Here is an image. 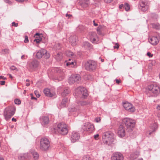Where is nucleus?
<instances>
[{
  "label": "nucleus",
  "instance_id": "nucleus-1",
  "mask_svg": "<svg viewBox=\"0 0 160 160\" xmlns=\"http://www.w3.org/2000/svg\"><path fill=\"white\" fill-rule=\"evenodd\" d=\"M52 132L55 134L59 133L63 135L67 134L68 132V125L64 122L58 123L52 129Z\"/></svg>",
  "mask_w": 160,
  "mask_h": 160
},
{
  "label": "nucleus",
  "instance_id": "nucleus-2",
  "mask_svg": "<svg viewBox=\"0 0 160 160\" xmlns=\"http://www.w3.org/2000/svg\"><path fill=\"white\" fill-rule=\"evenodd\" d=\"M147 93L149 97H157L160 93L159 87L156 84L148 85L147 88Z\"/></svg>",
  "mask_w": 160,
  "mask_h": 160
},
{
  "label": "nucleus",
  "instance_id": "nucleus-3",
  "mask_svg": "<svg viewBox=\"0 0 160 160\" xmlns=\"http://www.w3.org/2000/svg\"><path fill=\"white\" fill-rule=\"evenodd\" d=\"M114 133L111 131L105 132L103 133L102 138L104 143L110 145L114 142Z\"/></svg>",
  "mask_w": 160,
  "mask_h": 160
},
{
  "label": "nucleus",
  "instance_id": "nucleus-4",
  "mask_svg": "<svg viewBox=\"0 0 160 160\" xmlns=\"http://www.w3.org/2000/svg\"><path fill=\"white\" fill-rule=\"evenodd\" d=\"M136 123L134 120L129 118H125L122 119V124L126 127V130L128 132H132Z\"/></svg>",
  "mask_w": 160,
  "mask_h": 160
},
{
  "label": "nucleus",
  "instance_id": "nucleus-5",
  "mask_svg": "<svg viewBox=\"0 0 160 160\" xmlns=\"http://www.w3.org/2000/svg\"><path fill=\"white\" fill-rule=\"evenodd\" d=\"M97 67V62L93 60H88L86 62L85 64V69L90 72L95 71Z\"/></svg>",
  "mask_w": 160,
  "mask_h": 160
},
{
  "label": "nucleus",
  "instance_id": "nucleus-6",
  "mask_svg": "<svg viewBox=\"0 0 160 160\" xmlns=\"http://www.w3.org/2000/svg\"><path fill=\"white\" fill-rule=\"evenodd\" d=\"M50 143L48 139L46 138H42L40 139V149L42 151H47L50 148Z\"/></svg>",
  "mask_w": 160,
  "mask_h": 160
},
{
  "label": "nucleus",
  "instance_id": "nucleus-7",
  "mask_svg": "<svg viewBox=\"0 0 160 160\" xmlns=\"http://www.w3.org/2000/svg\"><path fill=\"white\" fill-rule=\"evenodd\" d=\"M75 95L80 98H85L88 95V91L84 87H80L75 92Z\"/></svg>",
  "mask_w": 160,
  "mask_h": 160
},
{
  "label": "nucleus",
  "instance_id": "nucleus-8",
  "mask_svg": "<svg viewBox=\"0 0 160 160\" xmlns=\"http://www.w3.org/2000/svg\"><path fill=\"white\" fill-rule=\"evenodd\" d=\"M54 71L60 75H58V77L54 78H53L54 80L56 82L59 81H62L64 78V71L60 68H54Z\"/></svg>",
  "mask_w": 160,
  "mask_h": 160
},
{
  "label": "nucleus",
  "instance_id": "nucleus-9",
  "mask_svg": "<svg viewBox=\"0 0 160 160\" xmlns=\"http://www.w3.org/2000/svg\"><path fill=\"white\" fill-rule=\"evenodd\" d=\"M82 129L83 131H89L91 132L93 131L95 128L93 124L88 122H87L83 124Z\"/></svg>",
  "mask_w": 160,
  "mask_h": 160
},
{
  "label": "nucleus",
  "instance_id": "nucleus-10",
  "mask_svg": "<svg viewBox=\"0 0 160 160\" xmlns=\"http://www.w3.org/2000/svg\"><path fill=\"white\" fill-rule=\"evenodd\" d=\"M80 137L79 133L77 132H73L70 136V140L72 143H74L79 140Z\"/></svg>",
  "mask_w": 160,
  "mask_h": 160
},
{
  "label": "nucleus",
  "instance_id": "nucleus-11",
  "mask_svg": "<svg viewBox=\"0 0 160 160\" xmlns=\"http://www.w3.org/2000/svg\"><path fill=\"white\" fill-rule=\"evenodd\" d=\"M123 106L125 110H128L129 112H133L135 111L134 107L130 103L128 102H123Z\"/></svg>",
  "mask_w": 160,
  "mask_h": 160
},
{
  "label": "nucleus",
  "instance_id": "nucleus-12",
  "mask_svg": "<svg viewBox=\"0 0 160 160\" xmlns=\"http://www.w3.org/2000/svg\"><path fill=\"white\" fill-rule=\"evenodd\" d=\"M118 135L119 137L122 138L125 135V129L122 124L119 127L118 129Z\"/></svg>",
  "mask_w": 160,
  "mask_h": 160
},
{
  "label": "nucleus",
  "instance_id": "nucleus-13",
  "mask_svg": "<svg viewBox=\"0 0 160 160\" xmlns=\"http://www.w3.org/2000/svg\"><path fill=\"white\" fill-rule=\"evenodd\" d=\"M40 121L42 125L45 127L48 126L50 121L49 117L47 116H42L40 117Z\"/></svg>",
  "mask_w": 160,
  "mask_h": 160
},
{
  "label": "nucleus",
  "instance_id": "nucleus-14",
  "mask_svg": "<svg viewBox=\"0 0 160 160\" xmlns=\"http://www.w3.org/2000/svg\"><path fill=\"white\" fill-rule=\"evenodd\" d=\"M39 64L37 60H34L28 63V66L31 69L33 70L38 67Z\"/></svg>",
  "mask_w": 160,
  "mask_h": 160
},
{
  "label": "nucleus",
  "instance_id": "nucleus-15",
  "mask_svg": "<svg viewBox=\"0 0 160 160\" xmlns=\"http://www.w3.org/2000/svg\"><path fill=\"white\" fill-rule=\"evenodd\" d=\"M150 129L148 132L150 135L153 136L154 135L153 133L155 132L158 128L157 124L154 123L150 125Z\"/></svg>",
  "mask_w": 160,
  "mask_h": 160
},
{
  "label": "nucleus",
  "instance_id": "nucleus-16",
  "mask_svg": "<svg viewBox=\"0 0 160 160\" xmlns=\"http://www.w3.org/2000/svg\"><path fill=\"white\" fill-rule=\"evenodd\" d=\"M138 7L139 9L143 12L146 11L148 8V6L147 5L146 2L142 0L139 2Z\"/></svg>",
  "mask_w": 160,
  "mask_h": 160
},
{
  "label": "nucleus",
  "instance_id": "nucleus-17",
  "mask_svg": "<svg viewBox=\"0 0 160 160\" xmlns=\"http://www.w3.org/2000/svg\"><path fill=\"white\" fill-rule=\"evenodd\" d=\"M111 158L112 160H123V157L121 153L117 152L113 154Z\"/></svg>",
  "mask_w": 160,
  "mask_h": 160
},
{
  "label": "nucleus",
  "instance_id": "nucleus-18",
  "mask_svg": "<svg viewBox=\"0 0 160 160\" xmlns=\"http://www.w3.org/2000/svg\"><path fill=\"white\" fill-rule=\"evenodd\" d=\"M77 37L75 35H71L69 38L70 42L72 46H74L77 44Z\"/></svg>",
  "mask_w": 160,
  "mask_h": 160
},
{
  "label": "nucleus",
  "instance_id": "nucleus-19",
  "mask_svg": "<svg viewBox=\"0 0 160 160\" xmlns=\"http://www.w3.org/2000/svg\"><path fill=\"white\" fill-rule=\"evenodd\" d=\"M42 37V34L37 33L34 36V38L35 39L34 41V42H36L37 43H38L41 41Z\"/></svg>",
  "mask_w": 160,
  "mask_h": 160
},
{
  "label": "nucleus",
  "instance_id": "nucleus-20",
  "mask_svg": "<svg viewBox=\"0 0 160 160\" xmlns=\"http://www.w3.org/2000/svg\"><path fill=\"white\" fill-rule=\"evenodd\" d=\"M30 155L28 153L20 154L18 157L19 160H28L30 158Z\"/></svg>",
  "mask_w": 160,
  "mask_h": 160
},
{
  "label": "nucleus",
  "instance_id": "nucleus-21",
  "mask_svg": "<svg viewBox=\"0 0 160 160\" xmlns=\"http://www.w3.org/2000/svg\"><path fill=\"white\" fill-rule=\"evenodd\" d=\"M91 102L90 100H82L77 102L78 105H80L82 106L90 105L91 103Z\"/></svg>",
  "mask_w": 160,
  "mask_h": 160
},
{
  "label": "nucleus",
  "instance_id": "nucleus-22",
  "mask_svg": "<svg viewBox=\"0 0 160 160\" xmlns=\"http://www.w3.org/2000/svg\"><path fill=\"white\" fill-rule=\"evenodd\" d=\"M82 47L85 49L89 50H91L93 49V45L90 42H83L82 44Z\"/></svg>",
  "mask_w": 160,
  "mask_h": 160
},
{
  "label": "nucleus",
  "instance_id": "nucleus-23",
  "mask_svg": "<svg viewBox=\"0 0 160 160\" xmlns=\"http://www.w3.org/2000/svg\"><path fill=\"white\" fill-rule=\"evenodd\" d=\"M16 108L13 107H10L8 109L5 110L4 112H6L7 113L13 115L15 113Z\"/></svg>",
  "mask_w": 160,
  "mask_h": 160
},
{
  "label": "nucleus",
  "instance_id": "nucleus-24",
  "mask_svg": "<svg viewBox=\"0 0 160 160\" xmlns=\"http://www.w3.org/2000/svg\"><path fill=\"white\" fill-rule=\"evenodd\" d=\"M149 42L152 45H156L159 42L157 37H152L149 40Z\"/></svg>",
  "mask_w": 160,
  "mask_h": 160
},
{
  "label": "nucleus",
  "instance_id": "nucleus-25",
  "mask_svg": "<svg viewBox=\"0 0 160 160\" xmlns=\"http://www.w3.org/2000/svg\"><path fill=\"white\" fill-rule=\"evenodd\" d=\"M46 52V50L41 49L37 52L36 55V57L38 59H40L43 57L44 54Z\"/></svg>",
  "mask_w": 160,
  "mask_h": 160
},
{
  "label": "nucleus",
  "instance_id": "nucleus-26",
  "mask_svg": "<svg viewBox=\"0 0 160 160\" xmlns=\"http://www.w3.org/2000/svg\"><path fill=\"white\" fill-rule=\"evenodd\" d=\"M62 53L61 52L54 53L53 54L54 58L57 61H59L61 60L62 58Z\"/></svg>",
  "mask_w": 160,
  "mask_h": 160
},
{
  "label": "nucleus",
  "instance_id": "nucleus-27",
  "mask_svg": "<svg viewBox=\"0 0 160 160\" xmlns=\"http://www.w3.org/2000/svg\"><path fill=\"white\" fill-rule=\"evenodd\" d=\"M98 39V36L95 32H91L90 36V39L92 43H94Z\"/></svg>",
  "mask_w": 160,
  "mask_h": 160
},
{
  "label": "nucleus",
  "instance_id": "nucleus-28",
  "mask_svg": "<svg viewBox=\"0 0 160 160\" xmlns=\"http://www.w3.org/2000/svg\"><path fill=\"white\" fill-rule=\"evenodd\" d=\"M80 108V106L77 105L75 107H70L68 108V111L70 112H78Z\"/></svg>",
  "mask_w": 160,
  "mask_h": 160
},
{
  "label": "nucleus",
  "instance_id": "nucleus-29",
  "mask_svg": "<svg viewBox=\"0 0 160 160\" xmlns=\"http://www.w3.org/2000/svg\"><path fill=\"white\" fill-rule=\"evenodd\" d=\"M43 92L46 96L50 97H52L53 96V94L50 92V90L49 89H45Z\"/></svg>",
  "mask_w": 160,
  "mask_h": 160
},
{
  "label": "nucleus",
  "instance_id": "nucleus-30",
  "mask_svg": "<svg viewBox=\"0 0 160 160\" xmlns=\"http://www.w3.org/2000/svg\"><path fill=\"white\" fill-rule=\"evenodd\" d=\"M73 78L75 81L76 82L79 83L81 80V77L80 75L78 74H73Z\"/></svg>",
  "mask_w": 160,
  "mask_h": 160
},
{
  "label": "nucleus",
  "instance_id": "nucleus-31",
  "mask_svg": "<svg viewBox=\"0 0 160 160\" xmlns=\"http://www.w3.org/2000/svg\"><path fill=\"white\" fill-rule=\"evenodd\" d=\"M70 92V90L68 88H66L61 93V95L63 97L67 96Z\"/></svg>",
  "mask_w": 160,
  "mask_h": 160
},
{
  "label": "nucleus",
  "instance_id": "nucleus-32",
  "mask_svg": "<svg viewBox=\"0 0 160 160\" xmlns=\"http://www.w3.org/2000/svg\"><path fill=\"white\" fill-rule=\"evenodd\" d=\"M68 102V99L67 98H64L62 101L61 103V108L65 107L66 106V103Z\"/></svg>",
  "mask_w": 160,
  "mask_h": 160
},
{
  "label": "nucleus",
  "instance_id": "nucleus-33",
  "mask_svg": "<svg viewBox=\"0 0 160 160\" xmlns=\"http://www.w3.org/2000/svg\"><path fill=\"white\" fill-rule=\"evenodd\" d=\"M33 158L36 160L38 159L39 155L38 153L36 152L32 151L31 152Z\"/></svg>",
  "mask_w": 160,
  "mask_h": 160
},
{
  "label": "nucleus",
  "instance_id": "nucleus-34",
  "mask_svg": "<svg viewBox=\"0 0 160 160\" xmlns=\"http://www.w3.org/2000/svg\"><path fill=\"white\" fill-rule=\"evenodd\" d=\"M68 82L70 84H72L74 82H76L74 78H73V74H72V76L69 77L68 80Z\"/></svg>",
  "mask_w": 160,
  "mask_h": 160
},
{
  "label": "nucleus",
  "instance_id": "nucleus-35",
  "mask_svg": "<svg viewBox=\"0 0 160 160\" xmlns=\"http://www.w3.org/2000/svg\"><path fill=\"white\" fill-rule=\"evenodd\" d=\"M4 116L5 117V119L7 121H8L11 118V117L13 115H10L6 112H4L3 114Z\"/></svg>",
  "mask_w": 160,
  "mask_h": 160
},
{
  "label": "nucleus",
  "instance_id": "nucleus-36",
  "mask_svg": "<svg viewBox=\"0 0 160 160\" xmlns=\"http://www.w3.org/2000/svg\"><path fill=\"white\" fill-rule=\"evenodd\" d=\"M124 8L125 9L126 11L128 12L130 10V5L128 3L125 2L124 5Z\"/></svg>",
  "mask_w": 160,
  "mask_h": 160
},
{
  "label": "nucleus",
  "instance_id": "nucleus-37",
  "mask_svg": "<svg viewBox=\"0 0 160 160\" xmlns=\"http://www.w3.org/2000/svg\"><path fill=\"white\" fill-rule=\"evenodd\" d=\"M9 50L8 48H5L2 49L1 51V53L2 54H8L9 53Z\"/></svg>",
  "mask_w": 160,
  "mask_h": 160
},
{
  "label": "nucleus",
  "instance_id": "nucleus-38",
  "mask_svg": "<svg viewBox=\"0 0 160 160\" xmlns=\"http://www.w3.org/2000/svg\"><path fill=\"white\" fill-rule=\"evenodd\" d=\"M152 27L153 28L158 29L160 28V26L158 23H153L152 24Z\"/></svg>",
  "mask_w": 160,
  "mask_h": 160
},
{
  "label": "nucleus",
  "instance_id": "nucleus-39",
  "mask_svg": "<svg viewBox=\"0 0 160 160\" xmlns=\"http://www.w3.org/2000/svg\"><path fill=\"white\" fill-rule=\"evenodd\" d=\"M101 26H99L97 28V31L98 34L99 35H101L102 34V31H101Z\"/></svg>",
  "mask_w": 160,
  "mask_h": 160
},
{
  "label": "nucleus",
  "instance_id": "nucleus-40",
  "mask_svg": "<svg viewBox=\"0 0 160 160\" xmlns=\"http://www.w3.org/2000/svg\"><path fill=\"white\" fill-rule=\"evenodd\" d=\"M46 52L44 54L43 57L46 59L50 57L49 53L47 52L46 50Z\"/></svg>",
  "mask_w": 160,
  "mask_h": 160
},
{
  "label": "nucleus",
  "instance_id": "nucleus-41",
  "mask_svg": "<svg viewBox=\"0 0 160 160\" xmlns=\"http://www.w3.org/2000/svg\"><path fill=\"white\" fill-rule=\"evenodd\" d=\"M15 103L16 104L19 105L21 103V101L20 99H15L14 100Z\"/></svg>",
  "mask_w": 160,
  "mask_h": 160
},
{
  "label": "nucleus",
  "instance_id": "nucleus-42",
  "mask_svg": "<svg viewBox=\"0 0 160 160\" xmlns=\"http://www.w3.org/2000/svg\"><path fill=\"white\" fill-rule=\"evenodd\" d=\"M74 63V62L72 61L68 62L66 63V65L67 66H70L71 67H72L73 66Z\"/></svg>",
  "mask_w": 160,
  "mask_h": 160
},
{
  "label": "nucleus",
  "instance_id": "nucleus-43",
  "mask_svg": "<svg viewBox=\"0 0 160 160\" xmlns=\"http://www.w3.org/2000/svg\"><path fill=\"white\" fill-rule=\"evenodd\" d=\"M137 156L134 155V153L131 154L130 156L131 158L132 159H136L137 158Z\"/></svg>",
  "mask_w": 160,
  "mask_h": 160
},
{
  "label": "nucleus",
  "instance_id": "nucleus-44",
  "mask_svg": "<svg viewBox=\"0 0 160 160\" xmlns=\"http://www.w3.org/2000/svg\"><path fill=\"white\" fill-rule=\"evenodd\" d=\"M66 54L68 56H72L74 54L73 52H66Z\"/></svg>",
  "mask_w": 160,
  "mask_h": 160
},
{
  "label": "nucleus",
  "instance_id": "nucleus-45",
  "mask_svg": "<svg viewBox=\"0 0 160 160\" xmlns=\"http://www.w3.org/2000/svg\"><path fill=\"white\" fill-rule=\"evenodd\" d=\"M34 93L37 98L39 97L40 95L39 94V93L37 91H35L34 92Z\"/></svg>",
  "mask_w": 160,
  "mask_h": 160
},
{
  "label": "nucleus",
  "instance_id": "nucleus-46",
  "mask_svg": "<svg viewBox=\"0 0 160 160\" xmlns=\"http://www.w3.org/2000/svg\"><path fill=\"white\" fill-rule=\"evenodd\" d=\"M12 26L17 27L18 26V23H16L15 22H13L12 23Z\"/></svg>",
  "mask_w": 160,
  "mask_h": 160
},
{
  "label": "nucleus",
  "instance_id": "nucleus-47",
  "mask_svg": "<svg viewBox=\"0 0 160 160\" xmlns=\"http://www.w3.org/2000/svg\"><path fill=\"white\" fill-rule=\"evenodd\" d=\"M29 40L28 39V37L27 36H25L24 42L25 43H26L28 42Z\"/></svg>",
  "mask_w": 160,
  "mask_h": 160
},
{
  "label": "nucleus",
  "instance_id": "nucleus-48",
  "mask_svg": "<svg viewBox=\"0 0 160 160\" xmlns=\"http://www.w3.org/2000/svg\"><path fill=\"white\" fill-rule=\"evenodd\" d=\"M95 120L96 122H98L100 121L101 119L99 117H98L95 119Z\"/></svg>",
  "mask_w": 160,
  "mask_h": 160
},
{
  "label": "nucleus",
  "instance_id": "nucleus-49",
  "mask_svg": "<svg viewBox=\"0 0 160 160\" xmlns=\"http://www.w3.org/2000/svg\"><path fill=\"white\" fill-rule=\"evenodd\" d=\"M99 134H97L94 136V137L95 140H98L99 139Z\"/></svg>",
  "mask_w": 160,
  "mask_h": 160
},
{
  "label": "nucleus",
  "instance_id": "nucleus-50",
  "mask_svg": "<svg viewBox=\"0 0 160 160\" xmlns=\"http://www.w3.org/2000/svg\"><path fill=\"white\" fill-rule=\"evenodd\" d=\"M89 158L86 156H84L82 159V160H89Z\"/></svg>",
  "mask_w": 160,
  "mask_h": 160
},
{
  "label": "nucleus",
  "instance_id": "nucleus-51",
  "mask_svg": "<svg viewBox=\"0 0 160 160\" xmlns=\"http://www.w3.org/2000/svg\"><path fill=\"white\" fill-rule=\"evenodd\" d=\"M147 55L148 56L149 58L152 57L153 56V54H151V52H148L147 53Z\"/></svg>",
  "mask_w": 160,
  "mask_h": 160
},
{
  "label": "nucleus",
  "instance_id": "nucleus-52",
  "mask_svg": "<svg viewBox=\"0 0 160 160\" xmlns=\"http://www.w3.org/2000/svg\"><path fill=\"white\" fill-rule=\"evenodd\" d=\"M119 46L118 44L116 43L115 44V46H113V48L114 49H115V48L118 49L119 48Z\"/></svg>",
  "mask_w": 160,
  "mask_h": 160
},
{
  "label": "nucleus",
  "instance_id": "nucleus-53",
  "mask_svg": "<svg viewBox=\"0 0 160 160\" xmlns=\"http://www.w3.org/2000/svg\"><path fill=\"white\" fill-rule=\"evenodd\" d=\"M104 1L106 3H108L112 2L113 0H104Z\"/></svg>",
  "mask_w": 160,
  "mask_h": 160
},
{
  "label": "nucleus",
  "instance_id": "nucleus-54",
  "mask_svg": "<svg viewBox=\"0 0 160 160\" xmlns=\"http://www.w3.org/2000/svg\"><path fill=\"white\" fill-rule=\"evenodd\" d=\"M122 8H124V5L122 4H121L119 6L120 9H122Z\"/></svg>",
  "mask_w": 160,
  "mask_h": 160
},
{
  "label": "nucleus",
  "instance_id": "nucleus-55",
  "mask_svg": "<svg viewBox=\"0 0 160 160\" xmlns=\"http://www.w3.org/2000/svg\"><path fill=\"white\" fill-rule=\"evenodd\" d=\"M115 81H116V83L118 84H119L120 82V81L118 79H116Z\"/></svg>",
  "mask_w": 160,
  "mask_h": 160
},
{
  "label": "nucleus",
  "instance_id": "nucleus-56",
  "mask_svg": "<svg viewBox=\"0 0 160 160\" xmlns=\"http://www.w3.org/2000/svg\"><path fill=\"white\" fill-rule=\"evenodd\" d=\"M92 78V76L89 75L87 76V79L88 80H91Z\"/></svg>",
  "mask_w": 160,
  "mask_h": 160
},
{
  "label": "nucleus",
  "instance_id": "nucleus-57",
  "mask_svg": "<svg viewBox=\"0 0 160 160\" xmlns=\"http://www.w3.org/2000/svg\"><path fill=\"white\" fill-rule=\"evenodd\" d=\"M0 84L1 85H4L5 84V81H0Z\"/></svg>",
  "mask_w": 160,
  "mask_h": 160
},
{
  "label": "nucleus",
  "instance_id": "nucleus-58",
  "mask_svg": "<svg viewBox=\"0 0 160 160\" xmlns=\"http://www.w3.org/2000/svg\"><path fill=\"white\" fill-rule=\"evenodd\" d=\"M3 79V80H5L6 79V78L4 77L3 76H0V79Z\"/></svg>",
  "mask_w": 160,
  "mask_h": 160
},
{
  "label": "nucleus",
  "instance_id": "nucleus-59",
  "mask_svg": "<svg viewBox=\"0 0 160 160\" xmlns=\"http://www.w3.org/2000/svg\"><path fill=\"white\" fill-rule=\"evenodd\" d=\"M16 1L20 2H25L28 1V0H16Z\"/></svg>",
  "mask_w": 160,
  "mask_h": 160
},
{
  "label": "nucleus",
  "instance_id": "nucleus-60",
  "mask_svg": "<svg viewBox=\"0 0 160 160\" xmlns=\"http://www.w3.org/2000/svg\"><path fill=\"white\" fill-rule=\"evenodd\" d=\"M66 17H68V18H70L71 17H72V15L71 14H68V13H67L66 14Z\"/></svg>",
  "mask_w": 160,
  "mask_h": 160
},
{
  "label": "nucleus",
  "instance_id": "nucleus-61",
  "mask_svg": "<svg viewBox=\"0 0 160 160\" xmlns=\"http://www.w3.org/2000/svg\"><path fill=\"white\" fill-rule=\"evenodd\" d=\"M93 25L95 26H98V24L96 23L95 22V20H93Z\"/></svg>",
  "mask_w": 160,
  "mask_h": 160
},
{
  "label": "nucleus",
  "instance_id": "nucleus-62",
  "mask_svg": "<svg viewBox=\"0 0 160 160\" xmlns=\"http://www.w3.org/2000/svg\"><path fill=\"white\" fill-rule=\"evenodd\" d=\"M16 68V67L14 66H12L11 67V69L13 70H15Z\"/></svg>",
  "mask_w": 160,
  "mask_h": 160
},
{
  "label": "nucleus",
  "instance_id": "nucleus-63",
  "mask_svg": "<svg viewBox=\"0 0 160 160\" xmlns=\"http://www.w3.org/2000/svg\"><path fill=\"white\" fill-rule=\"evenodd\" d=\"M157 108L158 110H160V104L158 105L157 106Z\"/></svg>",
  "mask_w": 160,
  "mask_h": 160
},
{
  "label": "nucleus",
  "instance_id": "nucleus-64",
  "mask_svg": "<svg viewBox=\"0 0 160 160\" xmlns=\"http://www.w3.org/2000/svg\"><path fill=\"white\" fill-rule=\"evenodd\" d=\"M12 120L13 122H16L17 121L16 119L14 118H12Z\"/></svg>",
  "mask_w": 160,
  "mask_h": 160
}]
</instances>
